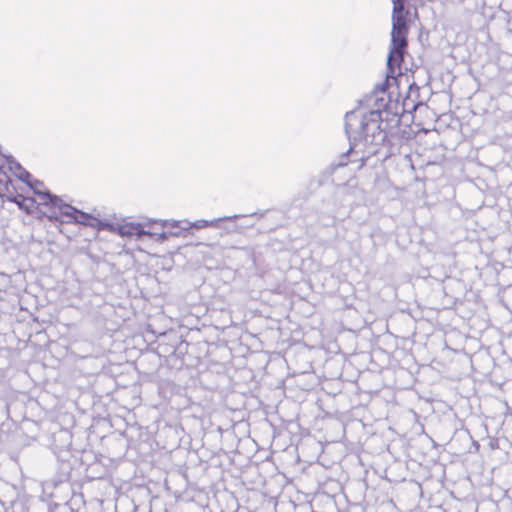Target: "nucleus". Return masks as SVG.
<instances>
[{
	"label": "nucleus",
	"mask_w": 512,
	"mask_h": 512,
	"mask_svg": "<svg viewBox=\"0 0 512 512\" xmlns=\"http://www.w3.org/2000/svg\"><path fill=\"white\" fill-rule=\"evenodd\" d=\"M368 102L373 103L371 109L359 107L345 115V131L350 148L341 156L339 166L352 162L358 163L357 169L362 168L387 139V132L382 127L383 113H387L389 106L385 90L375 92Z\"/></svg>",
	"instance_id": "f257e3e1"
},
{
	"label": "nucleus",
	"mask_w": 512,
	"mask_h": 512,
	"mask_svg": "<svg viewBox=\"0 0 512 512\" xmlns=\"http://www.w3.org/2000/svg\"><path fill=\"white\" fill-rule=\"evenodd\" d=\"M8 172L14 174L21 181H27V178L30 177V174L12 157L0 156V197H6L7 200L16 203L28 214L39 213L44 216L45 208L39 204V199L14 192Z\"/></svg>",
	"instance_id": "f03ea898"
},
{
	"label": "nucleus",
	"mask_w": 512,
	"mask_h": 512,
	"mask_svg": "<svg viewBox=\"0 0 512 512\" xmlns=\"http://www.w3.org/2000/svg\"><path fill=\"white\" fill-rule=\"evenodd\" d=\"M50 220L66 222V223H78L86 226H95L94 221L96 219L88 213L82 212L75 207L60 202L55 210V217H51Z\"/></svg>",
	"instance_id": "7ed1b4c3"
},
{
	"label": "nucleus",
	"mask_w": 512,
	"mask_h": 512,
	"mask_svg": "<svg viewBox=\"0 0 512 512\" xmlns=\"http://www.w3.org/2000/svg\"><path fill=\"white\" fill-rule=\"evenodd\" d=\"M30 178L31 176L24 182L33 190L35 198L39 199V204L44 206V217H47L48 219L55 217V210L62 200L46 191L42 182L37 180L31 182Z\"/></svg>",
	"instance_id": "20e7f679"
},
{
	"label": "nucleus",
	"mask_w": 512,
	"mask_h": 512,
	"mask_svg": "<svg viewBox=\"0 0 512 512\" xmlns=\"http://www.w3.org/2000/svg\"><path fill=\"white\" fill-rule=\"evenodd\" d=\"M109 230L117 233L122 237H133L135 236L137 239H141L143 236H152L153 233L147 230H144L143 224L141 223H133L126 222L122 224H110L107 225Z\"/></svg>",
	"instance_id": "39448f33"
},
{
	"label": "nucleus",
	"mask_w": 512,
	"mask_h": 512,
	"mask_svg": "<svg viewBox=\"0 0 512 512\" xmlns=\"http://www.w3.org/2000/svg\"><path fill=\"white\" fill-rule=\"evenodd\" d=\"M238 217H239L238 215H233V216H226L223 218H215L212 220L201 219V220H196L194 222L187 221V223H186L187 227H182V230H188L190 228L202 229L205 227H217L218 223L220 221L237 219Z\"/></svg>",
	"instance_id": "423d86ee"
},
{
	"label": "nucleus",
	"mask_w": 512,
	"mask_h": 512,
	"mask_svg": "<svg viewBox=\"0 0 512 512\" xmlns=\"http://www.w3.org/2000/svg\"><path fill=\"white\" fill-rule=\"evenodd\" d=\"M187 221H176V220H163L161 221V225L163 227H179L182 229V227H187L186 225Z\"/></svg>",
	"instance_id": "0eeeda50"
},
{
	"label": "nucleus",
	"mask_w": 512,
	"mask_h": 512,
	"mask_svg": "<svg viewBox=\"0 0 512 512\" xmlns=\"http://www.w3.org/2000/svg\"><path fill=\"white\" fill-rule=\"evenodd\" d=\"M152 236H156V237H157V238H156V239H157V241H160V242H163V241H165V240H167V239H168V233H166V232H161V233H159V234H154V233H153V235H152Z\"/></svg>",
	"instance_id": "6e6552de"
}]
</instances>
